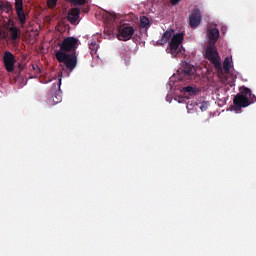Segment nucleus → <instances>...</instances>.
I'll return each instance as SVG.
<instances>
[{
  "instance_id": "obj_3",
  "label": "nucleus",
  "mask_w": 256,
  "mask_h": 256,
  "mask_svg": "<svg viewBox=\"0 0 256 256\" xmlns=\"http://www.w3.org/2000/svg\"><path fill=\"white\" fill-rule=\"evenodd\" d=\"M55 58L58 63H64L68 71H73L77 67V53L56 52Z\"/></svg>"
},
{
  "instance_id": "obj_6",
  "label": "nucleus",
  "mask_w": 256,
  "mask_h": 256,
  "mask_svg": "<svg viewBox=\"0 0 256 256\" xmlns=\"http://www.w3.org/2000/svg\"><path fill=\"white\" fill-rule=\"evenodd\" d=\"M119 41H129L135 34L133 26L123 25L118 28Z\"/></svg>"
},
{
  "instance_id": "obj_16",
  "label": "nucleus",
  "mask_w": 256,
  "mask_h": 256,
  "mask_svg": "<svg viewBox=\"0 0 256 256\" xmlns=\"http://www.w3.org/2000/svg\"><path fill=\"white\" fill-rule=\"evenodd\" d=\"M89 49H90V54L93 55H97V51L99 49V44L97 43V41H93L89 44Z\"/></svg>"
},
{
  "instance_id": "obj_11",
  "label": "nucleus",
  "mask_w": 256,
  "mask_h": 256,
  "mask_svg": "<svg viewBox=\"0 0 256 256\" xmlns=\"http://www.w3.org/2000/svg\"><path fill=\"white\" fill-rule=\"evenodd\" d=\"M81 15V10L79 8H72L68 11L67 20L71 25H75L79 20V16Z\"/></svg>"
},
{
  "instance_id": "obj_20",
  "label": "nucleus",
  "mask_w": 256,
  "mask_h": 256,
  "mask_svg": "<svg viewBox=\"0 0 256 256\" xmlns=\"http://www.w3.org/2000/svg\"><path fill=\"white\" fill-rule=\"evenodd\" d=\"M64 1H66L67 3H72V5H75V6L77 5L81 6V5H85L88 0H64Z\"/></svg>"
},
{
  "instance_id": "obj_12",
  "label": "nucleus",
  "mask_w": 256,
  "mask_h": 256,
  "mask_svg": "<svg viewBox=\"0 0 256 256\" xmlns=\"http://www.w3.org/2000/svg\"><path fill=\"white\" fill-rule=\"evenodd\" d=\"M182 93H183V95H189L190 97H195L199 93H201V90L197 87L186 86V87L182 88Z\"/></svg>"
},
{
  "instance_id": "obj_14",
  "label": "nucleus",
  "mask_w": 256,
  "mask_h": 256,
  "mask_svg": "<svg viewBox=\"0 0 256 256\" xmlns=\"http://www.w3.org/2000/svg\"><path fill=\"white\" fill-rule=\"evenodd\" d=\"M171 37H173V29L167 30L158 41L159 45H166L169 43Z\"/></svg>"
},
{
  "instance_id": "obj_2",
  "label": "nucleus",
  "mask_w": 256,
  "mask_h": 256,
  "mask_svg": "<svg viewBox=\"0 0 256 256\" xmlns=\"http://www.w3.org/2000/svg\"><path fill=\"white\" fill-rule=\"evenodd\" d=\"M233 103L236 111H239L240 109L249 107V105L256 103V96L251 92V89L246 86H242L240 87V93L234 96Z\"/></svg>"
},
{
  "instance_id": "obj_21",
  "label": "nucleus",
  "mask_w": 256,
  "mask_h": 256,
  "mask_svg": "<svg viewBox=\"0 0 256 256\" xmlns=\"http://www.w3.org/2000/svg\"><path fill=\"white\" fill-rule=\"evenodd\" d=\"M47 6L49 9H55L57 7V0H47Z\"/></svg>"
},
{
  "instance_id": "obj_18",
  "label": "nucleus",
  "mask_w": 256,
  "mask_h": 256,
  "mask_svg": "<svg viewBox=\"0 0 256 256\" xmlns=\"http://www.w3.org/2000/svg\"><path fill=\"white\" fill-rule=\"evenodd\" d=\"M140 27H142V29L149 28L150 27L149 18H147L146 16L141 17V19H140Z\"/></svg>"
},
{
  "instance_id": "obj_17",
  "label": "nucleus",
  "mask_w": 256,
  "mask_h": 256,
  "mask_svg": "<svg viewBox=\"0 0 256 256\" xmlns=\"http://www.w3.org/2000/svg\"><path fill=\"white\" fill-rule=\"evenodd\" d=\"M223 70H224V73H229V71H231V59H229V57H226L224 59Z\"/></svg>"
},
{
  "instance_id": "obj_23",
  "label": "nucleus",
  "mask_w": 256,
  "mask_h": 256,
  "mask_svg": "<svg viewBox=\"0 0 256 256\" xmlns=\"http://www.w3.org/2000/svg\"><path fill=\"white\" fill-rule=\"evenodd\" d=\"M32 69L37 75H41V68H39V65H32Z\"/></svg>"
},
{
  "instance_id": "obj_22",
  "label": "nucleus",
  "mask_w": 256,
  "mask_h": 256,
  "mask_svg": "<svg viewBox=\"0 0 256 256\" xmlns=\"http://www.w3.org/2000/svg\"><path fill=\"white\" fill-rule=\"evenodd\" d=\"M208 107H209V103L207 101H203L201 103L200 110L205 111L206 109H208Z\"/></svg>"
},
{
  "instance_id": "obj_24",
  "label": "nucleus",
  "mask_w": 256,
  "mask_h": 256,
  "mask_svg": "<svg viewBox=\"0 0 256 256\" xmlns=\"http://www.w3.org/2000/svg\"><path fill=\"white\" fill-rule=\"evenodd\" d=\"M171 5H179L181 3V0H170Z\"/></svg>"
},
{
  "instance_id": "obj_1",
  "label": "nucleus",
  "mask_w": 256,
  "mask_h": 256,
  "mask_svg": "<svg viewBox=\"0 0 256 256\" xmlns=\"http://www.w3.org/2000/svg\"><path fill=\"white\" fill-rule=\"evenodd\" d=\"M208 46L206 48V59L214 65L217 71H223V66H221V57H219V52H217V47L215 43L219 40V29L208 28L207 30Z\"/></svg>"
},
{
  "instance_id": "obj_7",
  "label": "nucleus",
  "mask_w": 256,
  "mask_h": 256,
  "mask_svg": "<svg viewBox=\"0 0 256 256\" xmlns=\"http://www.w3.org/2000/svg\"><path fill=\"white\" fill-rule=\"evenodd\" d=\"M183 39H184V35L181 33H177L171 38V41L169 43V51H168L170 55H177V53H179L177 51L179 49V45L183 43Z\"/></svg>"
},
{
  "instance_id": "obj_13",
  "label": "nucleus",
  "mask_w": 256,
  "mask_h": 256,
  "mask_svg": "<svg viewBox=\"0 0 256 256\" xmlns=\"http://www.w3.org/2000/svg\"><path fill=\"white\" fill-rule=\"evenodd\" d=\"M10 40L15 42L17 39H21V28H17V26H12L9 28Z\"/></svg>"
},
{
  "instance_id": "obj_19",
  "label": "nucleus",
  "mask_w": 256,
  "mask_h": 256,
  "mask_svg": "<svg viewBox=\"0 0 256 256\" xmlns=\"http://www.w3.org/2000/svg\"><path fill=\"white\" fill-rule=\"evenodd\" d=\"M182 71L184 75H193V73H195V67L186 65Z\"/></svg>"
},
{
  "instance_id": "obj_10",
  "label": "nucleus",
  "mask_w": 256,
  "mask_h": 256,
  "mask_svg": "<svg viewBox=\"0 0 256 256\" xmlns=\"http://www.w3.org/2000/svg\"><path fill=\"white\" fill-rule=\"evenodd\" d=\"M51 93H54L52 95V101L54 102L55 105L57 103H61L63 97L61 96V79H59L57 85H54L51 89Z\"/></svg>"
},
{
  "instance_id": "obj_5",
  "label": "nucleus",
  "mask_w": 256,
  "mask_h": 256,
  "mask_svg": "<svg viewBox=\"0 0 256 256\" xmlns=\"http://www.w3.org/2000/svg\"><path fill=\"white\" fill-rule=\"evenodd\" d=\"M14 9L16 11L20 27H25V23H27V14H25L23 0H14Z\"/></svg>"
},
{
  "instance_id": "obj_25",
  "label": "nucleus",
  "mask_w": 256,
  "mask_h": 256,
  "mask_svg": "<svg viewBox=\"0 0 256 256\" xmlns=\"http://www.w3.org/2000/svg\"><path fill=\"white\" fill-rule=\"evenodd\" d=\"M5 6V2L0 3V11H3V7Z\"/></svg>"
},
{
  "instance_id": "obj_15",
  "label": "nucleus",
  "mask_w": 256,
  "mask_h": 256,
  "mask_svg": "<svg viewBox=\"0 0 256 256\" xmlns=\"http://www.w3.org/2000/svg\"><path fill=\"white\" fill-rule=\"evenodd\" d=\"M2 11H4V13H7L9 17H13V4H11V2H5Z\"/></svg>"
},
{
  "instance_id": "obj_27",
  "label": "nucleus",
  "mask_w": 256,
  "mask_h": 256,
  "mask_svg": "<svg viewBox=\"0 0 256 256\" xmlns=\"http://www.w3.org/2000/svg\"><path fill=\"white\" fill-rule=\"evenodd\" d=\"M85 13H89V10H85Z\"/></svg>"
},
{
  "instance_id": "obj_9",
  "label": "nucleus",
  "mask_w": 256,
  "mask_h": 256,
  "mask_svg": "<svg viewBox=\"0 0 256 256\" xmlns=\"http://www.w3.org/2000/svg\"><path fill=\"white\" fill-rule=\"evenodd\" d=\"M201 10L199 8L194 7V9L191 11L189 15V25L192 29H195V27H199L201 25Z\"/></svg>"
},
{
  "instance_id": "obj_8",
  "label": "nucleus",
  "mask_w": 256,
  "mask_h": 256,
  "mask_svg": "<svg viewBox=\"0 0 256 256\" xmlns=\"http://www.w3.org/2000/svg\"><path fill=\"white\" fill-rule=\"evenodd\" d=\"M3 63L8 73H13V71H15V63H17V60L15 59V55H13V53L9 51L4 52Z\"/></svg>"
},
{
  "instance_id": "obj_4",
  "label": "nucleus",
  "mask_w": 256,
  "mask_h": 256,
  "mask_svg": "<svg viewBox=\"0 0 256 256\" xmlns=\"http://www.w3.org/2000/svg\"><path fill=\"white\" fill-rule=\"evenodd\" d=\"M79 47V40L75 37H66L60 44V50L57 53H77Z\"/></svg>"
},
{
  "instance_id": "obj_26",
  "label": "nucleus",
  "mask_w": 256,
  "mask_h": 256,
  "mask_svg": "<svg viewBox=\"0 0 256 256\" xmlns=\"http://www.w3.org/2000/svg\"><path fill=\"white\" fill-rule=\"evenodd\" d=\"M186 107H187V109H188V111H189V110L193 109V104H187Z\"/></svg>"
}]
</instances>
